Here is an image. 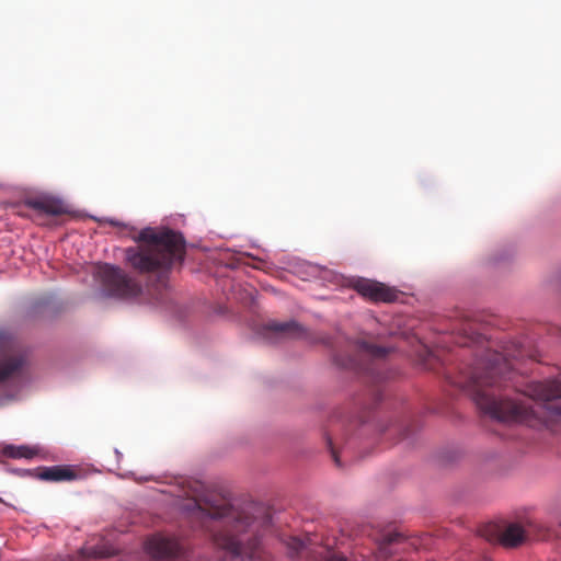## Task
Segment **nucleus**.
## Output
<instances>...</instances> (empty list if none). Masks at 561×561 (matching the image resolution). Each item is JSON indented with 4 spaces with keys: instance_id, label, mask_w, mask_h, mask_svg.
Instances as JSON below:
<instances>
[{
    "instance_id": "1",
    "label": "nucleus",
    "mask_w": 561,
    "mask_h": 561,
    "mask_svg": "<svg viewBox=\"0 0 561 561\" xmlns=\"http://www.w3.org/2000/svg\"><path fill=\"white\" fill-rule=\"evenodd\" d=\"M512 374L502 354L488 353L485 359L461 371L453 383L469 394L484 414L500 422L540 427L561 420V375L529 382L524 391L527 398L522 399L497 393Z\"/></svg>"
},
{
    "instance_id": "2",
    "label": "nucleus",
    "mask_w": 561,
    "mask_h": 561,
    "mask_svg": "<svg viewBox=\"0 0 561 561\" xmlns=\"http://www.w3.org/2000/svg\"><path fill=\"white\" fill-rule=\"evenodd\" d=\"M194 504V516L201 519L218 549L239 561H266L263 537L272 518L264 506L234 507L215 492L198 494Z\"/></svg>"
},
{
    "instance_id": "3",
    "label": "nucleus",
    "mask_w": 561,
    "mask_h": 561,
    "mask_svg": "<svg viewBox=\"0 0 561 561\" xmlns=\"http://www.w3.org/2000/svg\"><path fill=\"white\" fill-rule=\"evenodd\" d=\"M139 244L125 250L126 261L140 274L157 276V288H165L172 265L185 255L183 236L171 229L145 228L134 238Z\"/></svg>"
},
{
    "instance_id": "4",
    "label": "nucleus",
    "mask_w": 561,
    "mask_h": 561,
    "mask_svg": "<svg viewBox=\"0 0 561 561\" xmlns=\"http://www.w3.org/2000/svg\"><path fill=\"white\" fill-rule=\"evenodd\" d=\"M98 275L111 297L130 299L141 294V285L118 266L104 264L99 268Z\"/></svg>"
},
{
    "instance_id": "5",
    "label": "nucleus",
    "mask_w": 561,
    "mask_h": 561,
    "mask_svg": "<svg viewBox=\"0 0 561 561\" xmlns=\"http://www.w3.org/2000/svg\"><path fill=\"white\" fill-rule=\"evenodd\" d=\"M146 551L151 561H210L206 558L186 560L188 549L175 537L153 535L146 541Z\"/></svg>"
},
{
    "instance_id": "6",
    "label": "nucleus",
    "mask_w": 561,
    "mask_h": 561,
    "mask_svg": "<svg viewBox=\"0 0 561 561\" xmlns=\"http://www.w3.org/2000/svg\"><path fill=\"white\" fill-rule=\"evenodd\" d=\"M0 385L16 376L25 364V357L14 336L0 328Z\"/></svg>"
},
{
    "instance_id": "7",
    "label": "nucleus",
    "mask_w": 561,
    "mask_h": 561,
    "mask_svg": "<svg viewBox=\"0 0 561 561\" xmlns=\"http://www.w3.org/2000/svg\"><path fill=\"white\" fill-rule=\"evenodd\" d=\"M352 287L371 301L392 302L397 299V293L393 289L376 280L358 278L353 282Z\"/></svg>"
},
{
    "instance_id": "8",
    "label": "nucleus",
    "mask_w": 561,
    "mask_h": 561,
    "mask_svg": "<svg viewBox=\"0 0 561 561\" xmlns=\"http://www.w3.org/2000/svg\"><path fill=\"white\" fill-rule=\"evenodd\" d=\"M481 535L489 541H500L505 547H517L525 539V533L518 524H510L502 533L495 525L486 526Z\"/></svg>"
},
{
    "instance_id": "9",
    "label": "nucleus",
    "mask_w": 561,
    "mask_h": 561,
    "mask_svg": "<svg viewBox=\"0 0 561 561\" xmlns=\"http://www.w3.org/2000/svg\"><path fill=\"white\" fill-rule=\"evenodd\" d=\"M263 335L271 343H277L287 339H299L305 335V330L296 322H268L263 328Z\"/></svg>"
},
{
    "instance_id": "10",
    "label": "nucleus",
    "mask_w": 561,
    "mask_h": 561,
    "mask_svg": "<svg viewBox=\"0 0 561 561\" xmlns=\"http://www.w3.org/2000/svg\"><path fill=\"white\" fill-rule=\"evenodd\" d=\"M25 204L38 215L60 216L68 213L67 206L60 199L50 196L28 198Z\"/></svg>"
},
{
    "instance_id": "11",
    "label": "nucleus",
    "mask_w": 561,
    "mask_h": 561,
    "mask_svg": "<svg viewBox=\"0 0 561 561\" xmlns=\"http://www.w3.org/2000/svg\"><path fill=\"white\" fill-rule=\"evenodd\" d=\"M45 481H71L77 478V473L68 466H53L43 468L38 474Z\"/></svg>"
},
{
    "instance_id": "12",
    "label": "nucleus",
    "mask_w": 561,
    "mask_h": 561,
    "mask_svg": "<svg viewBox=\"0 0 561 561\" xmlns=\"http://www.w3.org/2000/svg\"><path fill=\"white\" fill-rule=\"evenodd\" d=\"M355 348L360 357L369 359H381L389 353V348L375 345L367 341H358Z\"/></svg>"
},
{
    "instance_id": "13",
    "label": "nucleus",
    "mask_w": 561,
    "mask_h": 561,
    "mask_svg": "<svg viewBox=\"0 0 561 561\" xmlns=\"http://www.w3.org/2000/svg\"><path fill=\"white\" fill-rule=\"evenodd\" d=\"M404 539L399 533H388L382 535L378 540L379 554L382 558H389L393 553L392 546L402 543Z\"/></svg>"
},
{
    "instance_id": "14",
    "label": "nucleus",
    "mask_w": 561,
    "mask_h": 561,
    "mask_svg": "<svg viewBox=\"0 0 561 561\" xmlns=\"http://www.w3.org/2000/svg\"><path fill=\"white\" fill-rule=\"evenodd\" d=\"M286 546H287L288 554L290 558L299 557L302 552H305L307 561H309L310 560L309 551H310V549L314 548L317 545L307 548V547H305V543L302 542L301 539H299L297 537H290L286 541Z\"/></svg>"
},
{
    "instance_id": "15",
    "label": "nucleus",
    "mask_w": 561,
    "mask_h": 561,
    "mask_svg": "<svg viewBox=\"0 0 561 561\" xmlns=\"http://www.w3.org/2000/svg\"><path fill=\"white\" fill-rule=\"evenodd\" d=\"M3 454L10 458H30L33 455L27 447H15L11 445L4 447Z\"/></svg>"
},
{
    "instance_id": "16",
    "label": "nucleus",
    "mask_w": 561,
    "mask_h": 561,
    "mask_svg": "<svg viewBox=\"0 0 561 561\" xmlns=\"http://www.w3.org/2000/svg\"><path fill=\"white\" fill-rule=\"evenodd\" d=\"M334 362L343 367V368H348V369H355V370H362V364L359 363V360H357L356 358L354 357H347V358H342L340 356H335L334 357Z\"/></svg>"
},
{
    "instance_id": "17",
    "label": "nucleus",
    "mask_w": 561,
    "mask_h": 561,
    "mask_svg": "<svg viewBox=\"0 0 561 561\" xmlns=\"http://www.w3.org/2000/svg\"><path fill=\"white\" fill-rule=\"evenodd\" d=\"M250 257L254 261V263H247L248 265H251L252 267L259 268V270H262L263 266L265 265V262L263 260L252 257V256H250Z\"/></svg>"
},
{
    "instance_id": "18",
    "label": "nucleus",
    "mask_w": 561,
    "mask_h": 561,
    "mask_svg": "<svg viewBox=\"0 0 561 561\" xmlns=\"http://www.w3.org/2000/svg\"><path fill=\"white\" fill-rule=\"evenodd\" d=\"M328 444H329V447H330V450H331V455H332L336 466H340V459H339L337 453H336V450H335V448L332 445V442L330 439H329Z\"/></svg>"
},
{
    "instance_id": "19",
    "label": "nucleus",
    "mask_w": 561,
    "mask_h": 561,
    "mask_svg": "<svg viewBox=\"0 0 561 561\" xmlns=\"http://www.w3.org/2000/svg\"><path fill=\"white\" fill-rule=\"evenodd\" d=\"M108 224H110L111 226H115V227L119 225V224H118V221H116V220H114V219L108 220Z\"/></svg>"
}]
</instances>
